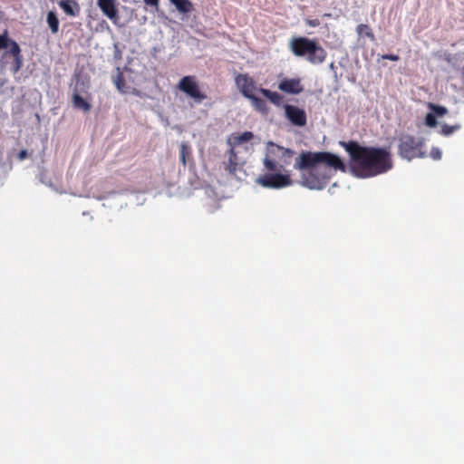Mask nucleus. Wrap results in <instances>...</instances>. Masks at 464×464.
Wrapping results in <instances>:
<instances>
[{"mask_svg":"<svg viewBox=\"0 0 464 464\" xmlns=\"http://www.w3.org/2000/svg\"><path fill=\"white\" fill-rule=\"evenodd\" d=\"M294 168L301 172L300 184L309 189L324 188L334 171H346V165L335 154L328 151H302L295 159Z\"/></svg>","mask_w":464,"mask_h":464,"instance_id":"obj_1","label":"nucleus"},{"mask_svg":"<svg viewBox=\"0 0 464 464\" xmlns=\"http://www.w3.org/2000/svg\"><path fill=\"white\" fill-rule=\"evenodd\" d=\"M350 156V169L360 179L372 178L393 168L390 148L362 146L355 140L340 141Z\"/></svg>","mask_w":464,"mask_h":464,"instance_id":"obj_2","label":"nucleus"},{"mask_svg":"<svg viewBox=\"0 0 464 464\" xmlns=\"http://www.w3.org/2000/svg\"><path fill=\"white\" fill-rule=\"evenodd\" d=\"M295 151L291 149L277 145L272 141L267 143L266 153L263 165L268 171L259 175L256 182L266 188L280 189L293 184L290 174L282 172L284 167L290 163Z\"/></svg>","mask_w":464,"mask_h":464,"instance_id":"obj_3","label":"nucleus"},{"mask_svg":"<svg viewBox=\"0 0 464 464\" xmlns=\"http://www.w3.org/2000/svg\"><path fill=\"white\" fill-rule=\"evenodd\" d=\"M289 48L294 55L305 57L312 64L323 63L327 56L326 51L316 40L304 36L293 37Z\"/></svg>","mask_w":464,"mask_h":464,"instance_id":"obj_4","label":"nucleus"},{"mask_svg":"<svg viewBox=\"0 0 464 464\" xmlns=\"http://www.w3.org/2000/svg\"><path fill=\"white\" fill-rule=\"evenodd\" d=\"M424 142L422 139L416 138L410 134L401 135L399 138L398 153L399 155L411 160L415 158L425 157V152L422 150Z\"/></svg>","mask_w":464,"mask_h":464,"instance_id":"obj_5","label":"nucleus"},{"mask_svg":"<svg viewBox=\"0 0 464 464\" xmlns=\"http://www.w3.org/2000/svg\"><path fill=\"white\" fill-rule=\"evenodd\" d=\"M178 89L198 103H201L208 98L207 94L200 90L195 76L182 77L178 83Z\"/></svg>","mask_w":464,"mask_h":464,"instance_id":"obj_6","label":"nucleus"},{"mask_svg":"<svg viewBox=\"0 0 464 464\" xmlns=\"http://www.w3.org/2000/svg\"><path fill=\"white\" fill-rule=\"evenodd\" d=\"M234 80L237 90L245 98L247 99L256 92H259L256 81L248 73H236Z\"/></svg>","mask_w":464,"mask_h":464,"instance_id":"obj_7","label":"nucleus"},{"mask_svg":"<svg viewBox=\"0 0 464 464\" xmlns=\"http://www.w3.org/2000/svg\"><path fill=\"white\" fill-rule=\"evenodd\" d=\"M285 118L296 127H304L307 116L304 110L291 104L284 105Z\"/></svg>","mask_w":464,"mask_h":464,"instance_id":"obj_8","label":"nucleus"},{"mask_svg":"<svg viewBox=\"0 0 464 464\" xmlns=\"http://www.w3.org/2000/svg\"><path fill=\"white\" fill-rule=\"evenodd\" d=\"M281 92L289 94H299L304 91V87L299 78H284L278 84Z\"/></svg>","mask_w":464,"mask_h":464,"instance_id":"obj_9","label":"nucleus"},{"mask_svg":"<svg viewBox=\"0 0 464 464\" xmlns=\"http://www.w3.org/2000/svg\"><path fill=\"white\" fill-rule=\"evenodd\" d=\"M97 5L104 15L113 23L119 19V12L116 0H97Z\"/></svg>","mask_w":464,"mask_h":464,"instance_id":"obj_10","label":"nucleus"},{"mask_svg":"<svg viewBox=\"0 0 464 464\" xmlns=\"http://www.w3.org/2000/svg\"><path fill=\"white\" fill-rule=\"evenodd\" d=\"M21 48L17 43H12V48L8 53L14 58L11 70L14 73L18 72L23 67V55Z\"/></svg>","mask_w":464,"mask_h":464,"instance_id":"obj_11","label":"nucleus"},{"mask_svg":"<svg viewBox=\"0 0 464 464\" xmlns=\"http://www.w3.org/2000/svg\"><path fill=\"white\" fill-rule=\"evenodd\" d=\"M58 5L70 16H77L80 13V5L76 0H60Z\"/></svg>","mask_w":464,"mask_h":464,"instance_id":"obj_12","label":"nucleus"},{"mask_svg":"<svg viewBox=\"0 0 464 464\" xmlns=\"http://www.w3.org/2000/svg\"><path fill=\"white\" fill-rule=\"evenodd\" d=\"M247 100L250 101L252 107L256 111H258V112H260L262 114H267L268 113L269 108L267 106L266 102L264 99L257 97L256 95V93H254L253 95L248 97Z\"/></svg>","mask_w":464,"mask_h":464,"instance_id":"obj_13","label":"nucleus"},{"mask_svg":"<svg viewBox=\"0 0 464 464\" xmlns=\"http://www.w3.org/2000/svg\"><path fill=\"white\" fill-rule=\"evenodd\" d=\"M259 92L268 99L274 105L277 107L282 105L284 101V96L282 94L262 87L259 88Z\"/></svg>","mask_w":464,"mask_h":464,"instance_id":"obj_14","label":"nucleus"},{"mask_svg":"<svg viewBox=\"0 0 464 464\" xmlns=\"http://www.w3.org/2000/svg\"><path fill=\"white\" fill-rule=\"evenodd\" d=\"M237 165H238V160H237V152L235 151L234 148H231L228 150V160H227V163L225 167V169L227 171H228L230 174H235V172L237 171Z\"/></svg>","mask_w":464,"mask_h":464,"instance_id":"obj_15","label":"nucleus"},{"mask_svg":"<svg viewBox=\"0 0 464 464\" xmlns=\"http://www.w3.org/2000/svg\"><path fill=\"white\" fill-rule=\"evenodd\" d=\"M72 103L76 109L83 111H89L92 108L91 103L84 100L77 92H74L72 94Z\"/></svg>","mask_w":464,"mask_h":464,"instance_id":"obj_16","label":"nucleus"},{"mask_svg":"<svg viewBox=\"0 0 464 464\" xmlns=\"http://www.w3.org/2000/svg\"><path fill=\"white\" fill-rule=\"evenodd\" d=\"M192 155L191 147L188 142H182L179 149V160L184 167L187 165V160Z\"/></svg>","mask_w":464,"mask_h":464,"instance_id":"obj_17","label":"nucleus"},{"mask_svg":"<svg viewBox=\"0 0 464 464\" xmlns=\"http://www.w3.org/2000/svg\"><path fill=\"white\" fill-rule=\"evenodd\" d=\"M113 82H114L116 88L121 92H122V93H126L127 92V86H126L125 78H124L123 72L121 71L120 68H117V74H116V76L113 79Z\"/></svg>","mask_w":464,"mask_h":464,"instance_id":"obj_18","label":"nucleus"},{"mask_svg":"<svg viewBox=\"0 0 464 464\" xmlns=\"http://www.w3.org/2000/svg\"><path fill=\"white\" fill-rule=\"evenodd\" d=\"M46 21L51 32L56 34L59 31V20L56 14L53 11L48 12Z\"/></svg>","mask_w":464,"mask_h":464,"instance_id":"obj_19","label":"nucleus"},{"mask_svg":"<svg viewBox=\"0 0 464 464\" xmlns=\"http://www.w3.org/2000/svg\"><path fill=\"white\" fill-rule=\"evenodd\" d=\"M173 5L183 14L190 13L193 10V5L189 0H176Z\"/></svg>","mask_w":464,"mask_h":464,"instance_id":"obj_20","label":"nucleus"},{"mask_svg":"<svg viewBox=\"0 0 464 464\" xmlns=\"http://www.w3.org/2000/svg\"><path fill=\"white\" fill-rule=\"evenodd\" d=\"M356 31H357L358 34L361 36H366V37L370 38L372 41H373L375 39V36H374L372 29L367 24H359L356 28Z\"/></svg>","mask_w":464,"mask_h":464,"instance_id":"obj_21","label":"nucleus"},{"mask_svg":"<svg viewBox=\"0 0 464 464\" xmlns=\"http://www.w3.org/2000/svg\"><path fill=\"white\" fill-rule=\"evenodd\" d=\"M12 43L16 42L9 38L7 30H5L4 33L0 34V51L6 48L11 50Z\"/></svg>","mask_w":464,"mask_h":464,"instance_id":"obj_22","label":"nucleus"},{"mask_svg":"<svg viewBox=\"0 0 464 464\" xmlns=\"http://www.w3.org/2000/svg\"><path fill=\"white\" fill-rule=\"evenodd\" d=\"M254 137L253 133L251 131H245L237 136L234 137L235 143L236 144H241L243 142H247L250 140H252Z\"/></svg>","mask_w":464,"mask_h":464,"instance_id":"obj_23","label":"nucleus"},{"mask_svg":"<svg viewBox=\"0 0 464 464\" xmlns=\"http://www.w3.org/2000/svg\"><path fill=\"white\" fill-rule=\"evenodd\" d=\"M429 108L437 116H443V115L447 114V112H448V110H447L446 107L436 105V104H433V103H430L429 104Z\"/></svg>","mask_w":464,"mask_h":464,"instance_id":"obj_24","label":"nucleus"},{"mask_svg":"<svg viewBox=\"0 0 464 464\" xmlns=\"http://www.w3.org/2000/svg\"><path fill=\"white\" fill-rule=\"evenodd\" d=\"M425 124L429 127H435L437 125L436 115L429 112L425 117Z\"/></svg>","mask_w":464,"mask_h":464,"instance_id":"obj_25","label":"nucleus"},{"mask_svg":"<svg viewBox=\"0 0 464 464\" xmlns=\"http://www.w3.org/2000/svg\"><path fill=\"white\" fill-rule=\"evenodd\" d=\"M457 129H458V126H450V125L444 124L441 127V133L443 135L448 136V135H450L451 133H453Z\"/></svg>","mask_w":464,"mask_h":464,"instance_id":"obj_26","label":"nucleus"},{"mask_svg":"<svg viewBox=\"0 0 464 464\" xmlns=\"http://www.w3.org/2000/svg\"><path fill=\"white\" fill-rule=\"evenodd\" d=\"M430 157L433 160H440L441 158V151L438 148H432L430 150Z\"/></svg>","mask_w":464,"mask_h":464,"instance_id":"obj_27","label":"nucleus"},{"mask_svg":"<svg viewBox=\"0 0 464 464\" xmlns=\"http://www.w3.org/2000/svg\"><path fill=\"white\" fill-rule=\"evenodd\" d=\"M144 3L150 6V7H153L155 8L156 10L159 9V5H160V0H143Z\"/></svg>","mask_w":464,"mask_h":464,"instance_id":"obj_28","label":"nucleus"},{"mask_svg":"<svg viewBox=\"0 0 464 464\" xmlns=\"http://www.w3.org/2000/svg\"><path fill=\"white\" fill-rule=\"evenodd\" d=\"M382 59L384 60H390V61H398L400 58L397 54H392V53H389V54H383L382 56Z\"/></svg>","mask_w":464,"mask_h":464,"instance_id":"obj_29","label":"nucleus"},{"mask_svg":"<svg viewBox=\"0 0 464 464\" xmlns=\"http://www.w3.org/2000/svg\"><path fill=\"white\" fill-rule=\"evenodd\" d=\"M306 24L312 27H316L320 24V22L318 19H309L306 20Z\"/></svg>","mask_w":464,"mask_h":464,"instance_id":"obj_30","label":"nucleus"},{"mask_svg":"<svg viewBox=\"0 0 464 464\" xmlns=\"http://www.w3.org/2000/svg\"><path fill=\"white\" fill-rule=\"evenodd\" d=\"M28 156V152L26 150H22L18 155H17V158L19 160H24V159H26Z\"/></svg>","mask_w":464,"mask_h":464,"instance_id":"obj_31","label":"nucleus"},{"mask_svg":"<svg viewBox=\"0 0 464 464\" xmlns=\"http://www.w3.org/2000/svg\"><path fill=\"white\" fill-rule=\"evenodd\" d=\"M172 4L176 1V0H169Z\"/></svg>","mask_w":464,"mask_h":464,"instance_id":"obj_32","label":"nucleus"}]
</instances>
